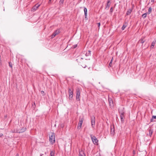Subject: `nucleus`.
Returning a JSON list of instances; mask_svg holds the SVG:
<instances>
[{
  "mask_svg": "<svg viewBox=\"0 0 156 156\" xmlns=\"http://www.w3.org/2000/svg\"><path fill=\"white\" fill-rule=\"evenodd\" d=\"M145 41L143 40V39L141 38L139 41V43H140L143 44Z\"/></svg>",
  "mask_w": 156,
  "mask_h": 156,
  "instance_id": "21",
  "label": "nucleus"
},
{
  "mask_svg": "<svg viewBox=\"0 0 156 156\" xmlns=\"http://www.w3.org/2000/svg\"><path fill=\"white\" fill-rule=\"evenodd\" d=\"M69 99L70 100H71L73 97V93L69 92Z\"/></svg>",
  "mask_w": 156,
  "mask_h": 156,
  "instance_id": "15",
  "label": "nucleus"
},
{
  "mask_svg": "<svg viewBox=\"0 0 156 156\" xmlns=\"http://www.w3.org/2000/svg\"><path fill=\"white\" fill-rule=\"evenodd\" d=\"M90 52L91 51L90 50H89L88 52H87L86 54V56H88L90 55Z\"/></svg>",
  "mask_w": 156,
  "mask_h": 156,
  "instance_id": "24",
  "label": "nucleus"
},
{
  "mask_svg": "<svg viewBox=\"0 0 156 156\" xmlns=\"http://www.w3.org/2000/svg\"><path fill=\"white\" fill-rule=\"evenodd\" d=\"M110 134L112 136H113L115 134V129L114 126L113 125L112 126H111L110 127Z\"/></svg>",
  "mask_w": 156,
  "mask_h": 156,
  "instance_id": "6",
  "label": "nucleus"
},
{
  "mask_svg": "<svg viewBox=\"0 0 156 156\" xmlns=\"http://www.w3.org/2000/svg\"><path fill=\"white\" fill-rule=\"evenodd\" d=\"M83 120V118H82L81 119H80L79 121V122L78 123L82 124Z\"/></svg>",
  "mask_w": 156,
  "mask_h": 156,
  "instance_id": "18",
  "label": "nucleus"
},
{
  "mask_svg": "<svg viewBox=\"0 0 156 156\" xmlns=\"http://www.w3.org/2000/svg\"><path fill=\"white\" fill-rule=\"evenodd\" d=\"M80 1H81L82 0H80Z\"/></svg>",
  "mask_w": 156,
  "mask_h": 156,
  "instance_id": "45",
  "label": "nucleus"
},
{
  "mask_svg": "<svg viewBox=\"0 0 156 156\" xmlns=\"http://www.w3.org/2000/svg\"><path fill=\"white\" fill-rule=\"evenodd\" d=\"M34 105L35 106V103H34Z\"/></svg>",
  "mask_w": 156,
  "mask_h": 156,
  "instance_id": "44",
  "label": "nucleus"
},
{
  "mask_svg": "<svg viewBox=\"0 0 156 156\" xmlns=\"http://www.w3.org/2000/svg\"><path fill=\"white\" fill-rule=\"evenodd\" d=\"M132 9H128V10H127V11L126 13V15H130V14L131 13V12H132Z\"/></svg>",
  "mask_w": 156,
  "mask_h": 156,
  "instance_id": "13",
  "label": "nucleus"
},
{
  "mask_svg": "<svg viewBox=\"0 0 156 156\" xmlns=\"http://www.w3.org/2000/svg\"><path fill=\"white\" fill-rule=\"evenodd\" d=\"M82 124H80L78 123L77 126V128L78 129H81V127Z\"/></svg>",
  "mask_w": 156,
  "mask_h": 156,
  "instance_id": "23",
  "label": "nucleus"
},
{
  "mask_svg": "<svg viewBox=\"0 0 156 156\" xmlns=\"http://www.w3.org/2000/svg\"><path fill=\"white\" fill-rule=\"evenodd\" d=\"M16 156H19V154H17Z\"/></svg>",
  "mask_w": 156,
  "mask_h": 156,
  "instance_id": "42",
  "label": "nucleus"
},
{
  "mask_svg": "<svg viewBox=\"0 0 156 156\" xmlns=\"http://www.w3.org/2000/svg\"><path fill=\"white\" fill-rule=\"evenodd\" d=\"M91 124L92 128H94L95 125V117L93 116L91 117Z\"/></svg>",
  "mask_w": 156,
  "mask_h": 156,
  "instance_id": "7",
  "label": "nucleus"
},
{
  "mask_svg": "<svg viewBox=\"0 0 156 156\" xmlns=\"http://www.w3.org/2000/svg\"><path fill=\"white\" fill-rule=\"evenodd\" d=\"M3 136V134L2 133H0V137H1Z\"/></svg>",
  "mask_w": 156,
  "mask_h": 156,
  "instance_id": "40",
  "label": "nucleus"
},
{
  "mask_svg": "<svg viewBox=\"0 0 156 156\" xmlns=\"http://www.w3.org/2000/svg\"><path fill=\"white\" fill-rule=\"evenodd\" d=\"M64 0H60L59 2V4L60 5H62L63 4Z\"/></svg>",
  "mask_w": 156,
  "mask_h": 156,
  "instance_id": "25",
  "label": "nucleus"
},
{
  "mask_svg": "<svg viewBox=\"0 0 156 156\" xmlns=\"http://www.w3.org/2000/svg\"><path fill=\"white\" fill-rule=\"evenodd\" d=\"M82 66L83 68H85V67H86V66H85V65H84V66Z\"/></svg>",
  "mask_w": 156,
  "mask_h": 156,
  "instance_id": "41",
  "label": "nucleus"
},
{
  "mask_svg": "<svg viewBox=\"0 0 156 156\" xmlns=\"http://www.w3.org/2000/svg\"><path fill=\"white\" fill-rule=\"evenodd\" d=\"M9 66L11 68H12V64L11 63V62H9Z\"/></svg>",
  "mask_w": 156,
  "mask_h": 156,
  "instance_id": "28",
  "label": "nucleus"
},
{
  "mask_svg": "<svg viewBox=\"0 0 156 156\" xmlns=\"http://www.w3.org/2000/svg\"><path fill=\"white\" fill-rule=\"evenodd\" d=\"M79 156H86L85 153L82 150H79Z\"/></svg>",
  "mask_w": 156,
  "mask_h": 156,
  "instance_id": "10",
  "label": "nucleus"
},
{
  "mask_svg": "<svg viewBox=\"0 0 156 156\" xmlns=\"http://www.w3.org/2000/svg\"><path fill=\"white\" fill-rule=\"evenodd\" d=\"M133 155L135 154H136V152H135V151H134H134H133Z\"/></svg>",
  "mask_w": 156,
  "mask_h": 156,
  "instance_id": "36",
  "label": "nucleus"
},
{
  "mask_svg": "<svg viewBox=\"0 0 156 156\" xmlns=\"http://www.w3.org/2000/svg\"><path fill=\"white\" fill-rule=\"evenodd\" d=\"M147 13H146L143 14L142 15V17H143L144 18H145L147 16Z\"/></svg>",
  "mask_w": 156,
  "mask_h": 156,
  "instance_id": "26",
  "label": "nucleus"
},
{
  "mask_svg": "<svg viewBox=\"0 0 156 156\" xmlns=\"http://www.w3.org/2000/svg\"><path fill=\"white\" fill-rule=\"evenodd\" d=\"M41 5V4H38V3L35 5L34 6L32 9V11L34 12L36 10L39 8V7Z\"/></svg>",
  "mask_w": 156,
  "mask_h": 156,
  "instance_id": "9",
  "label": "nucleus"
},
{
  "mask_svg": "<svg viewBox=\"0 0 156 156\" xmlns=\"http://www.w3.org/2000/svg\"><path fill=\"white\" fill-rule=\"evenodd\" d=\"M108 101L109 103V105L110 108H113L114 106V104L113 101L112 99L109 97L108 98Z\"/></svg>",
  "mask_w": 156,
  "mask_h": 156,
  "instance_id": "8",
  "label": "nucleus"
},
{
  "mask_svg": "<svg viewBox=\"0 0 156 156\" xmlns=\"http://www.w3.org/2000/svg\"><path fill=\"white\" fill-rule=\"evenodd\" d=\"M23 131H17V132H15V131H14H14H12V132H16V133H21L22 132H23Z\"/></svg>",
  "mask_w": 156,
  "mask_h": 156,
  "instance_id": "32",
  "label": "nucleus"
},
{
  "mask_svg": "<svg viewBox=\"0 0 156 156\" xmlns=\"http://www.w3.org/2000/svg\"><path fill=\"white\" fill-rule=\"evenodd\" d=\"M51 0H49L48 2V4H51Z\"/></svg>",
  "mask_w": 156,
  "mask_h": 156,
  "instance_id": "33",
  "label": "nucleus"
},
{
  "mask_svg": "<svg viewBox=\"0 0 156 156\" xmlns=\"http://www.w3.org/2000/svg\"><path fill=\"white\" fill-rule=\"evenodd\" d=\"M119 112L120 114V118L121 122H123L124 121L123 118L124 117L125 112L124 111V108L121 109L119 108L118 109Z\"/></svg>",
  "mask_w": 156,
  "mask_h": 156,
  "instance_id": "2",
  "label": "nucleus"
},
{
  "mask_svg": "<svg viewBox=\"0 0 156 156\" xmlns=\"http://www.w3.org/2000/svg\"><path fill=\"white\" fill-rule=\"evenodd\" d=\"M68 92H69H69L73 93V90H72L70 88H69Z\"/></svg>",
  "mask_w": 156,
  "mask_h": 156,
  "instance_id": "29",
  "label": "nucleus"
},
{
  "mask_svg": "<svg viewBox=\"0 0 156 156\" xmlns=\"http://www.w3.org/2000/svg\"><path fill=\"white\" fill-rule=\"evenodd\" d=\"M49 140L50 143L53 144L55 143V135L53 132H51L49 134Z\"/></svg>",
  "mask_w": 156,
  "mask_h": 156,
  "instance_id": "1",
  "label": "nucleus"
},
{
  "mask_svg": "<svg viewBox=\"0 0 156 156\" xmlns=\"http://www.w3.org/2000/svg\"><path fill=\"white\" fill-rule=\"evenodd\" d=\"M60 33V29H57L55 30L53 33L52 35L51 36V38H53L56 35H58Z\"/></svg>",
  "mask_w": 156,
  "mask_h": 156,
  "instance_id": "5",
  "label": "nucleus"
},
{
  "mask_svg": "<svg viewBox=\"0 0 156 156\" xmlns=\"http://www.w3.org/2000/svg\"><path fill=\"white\" fill-rule=\"evenodd\" d=\"M50 156H55V152L53 151H51L50 153Z\"/></svg>",
  "mask_w": 156,
  "mask_h": 156,
  "instance_id": "22",
  "label": "nucleus"
},
{
  "mask_svg": "<svg viewBox=\"0 0 156 156\" xmlns=\"http://www.w3.org/2000/svg\"><path fill=\"white\" fill-rule=\"evenodd\" d=\"M134 5L133 4H132V10L133 9V8H134Z\"/></svg>",
  "mask_w": 156,
  "mask_h": 156,
  "instance_id": "34",
  "label": "nucleus"
},
{
  "mask_svg": "<svg viewBox=\"0 0 156 156\" xmlns=\"http://www.w3.org/2000/svg\"><path fill=\"white\" fill-rule=\"evenodd\" d=\"M110 4H111V3H110V0H108L107 1V4L106 5L105 7V9H107V10L109 8L110 6Z\"/></svg>",
  "mask_w": 156,
  "mask_h": 156,
  "instance_id": "11",
  "label": "nucleus"
},
{
  "mask_svg": "<svg viewBox=\"0 0 156 156\" xmlns=\"http://www.w3.org/2000/svg\"><path fill=\"white\" fill-rule=\"evenodd\" d=\"M98 27H99L100 25V23H98Z\"/></svg>",
  "mask_w": 156,
  "mask_h": 156,
  "instance_id": "38",
  "label": "nucleus"
},
{
  "mask_svg": "<svg viewBox=\"0 0 156 156\" xmlns=\"http://www.w3.org/2000/svg\"><path fill=\"white\" fill-rule=\"evenodd\" d=\"M113 11V9L112 7L111 8L110 12L112 13Z\"/></svg>",
  "mask_w": 156,
  "mask_h": 156,
  "instance_id": "31",
  "label": "nucleus"
},
{
  "mask_svg": "<svg viewBox=\"0 0 156 156\" xmlns=\"http://www.w3.org/2000/svg\"><path fill=\"white\" fill-rule=\"evenodd\" d=\"M127 23H125L122 27V30H124L125 28L127 27Z\"/></svg>",
  "mask_w": 156,
  "mask_h": 156,
  "instance_id": "14",
  "label": "nucleus"
},
{
  "mask_svg": "<svg viewBox=\"0 0 156 156\" xmlns=\"http://www.w3.org/2000/svg\"><path fill=\"white\" fill-rule=\"evenodd\" d=\"M151 2L152 3H154V0H151Z\"/></svg>",
  "mask_w": 156,
  "mask_h": 156,
  "instance_id": "39",
  "label": "nucleus"
},
{
  "mask_svg": "<svg viewBox=\"0 0 156 156\" xmlns=\"http://www.w3.org/2000/svg\"><path fill=\"white\" fill-rule=\"evenodd\" d=\"M113 58L112 57V58L109 64V66H108V67L109 68L110 67H111L112 66V63L113 61Z\"/></svg>",
  "mask_w": 156,
  "mask_h": 156,
  "instance_id": "17",
  "label": "nucleus"
},
{
  "mask_svg": "<svg viewBox=\"0 0 156 156\" xmlns=\"http://www.w3.org/2000/svg\"><path fill=\"white\" fill-rule=\"evenodd\" d=\"M84 14L87 13V9L86 8H84Z\"/></svg>",
  "mask_w": 156,
  "mask_h": 156,
  "instance_id": "27",
  "label": "nucleus"
},
{
  "mask_svg": "<svg viewBox=\"0 0 156 156\" xmlns=\"http://www.w3.org/2000/svg\"><path fill=\"white\" fill-rule=\"evenodd\" d=\"M153 133V131L151 129H149V136L151 137L152 135V134Z\"/></svg>",
  "mask_w": 156,
  "mask_h": 156,
  "instance_id": "16",
  "label": "nucleus"
},
{
  "mask_svg": "<svg viewBox=\"0 0 156 156\" xmlns=\"http://www.w3.org/2000/svg\"><path fill=\"white\" fill-rule=\"evenodd\" d=\"M80 89L79 88H77L76 89V99L77 101H80Z\"/></svg>",
  "mask_w": 156,
  "mask_h": 156,
  "instance_id": "3",
  "label": "nucleus"
},
{
  "mask_svg": "<svg viewBox=\"0 0 156 156\" xmlns=\"http://www.w3.org/2000/svg\"><path fill=\"white\" fill-rule=\"evenodd\" d=\"M43 155V154H41L40 156H42V155Z\"/></svg>",
  "mask_w": 156,
  "mask_h": 156,
  "instance_id": "43",
  "label": "nucleus"
},
{
  "mask_svg": "<svg viewBox=\"0 0 156 156\" xmlns=\"http://www.w3.org/2000/svg\"><path fill=\"white\" fill-rule=\"evenodd\" d=\"M151 11H152V8L151 7H150L148 9V12H147V13L148 14H150L151 13Z\"/></svg>",
  "mask_w": 156,
  "mask_h": 156,
  "instance_id": "20",
  "label": "nucleus"
},
{
  "mask_svg": "<svg viewBox=\"0 0 156 156\" xmlns=\"http://www.w3.org/2000/svg\"><path fill=\"white\" fill-rule=\"evenodd\" d=\"M41 94H44V91H43V90H42V91H41Z\"/></svg>",
  "mask_w": 156,
  "mask_h": 156,
  "instance_id": "37",
  "label": "nucleus"
},
{
  "mask_svg": "<svg viewBox=\"0 0 156 156\" xmlns=\"http://www.w3.org/2000/svg\"><path fill=\"white\" fill-rule=\"evenodd\" d=\"M90 136L94 144H97L98 142V140L96 137L92 135H90Z\"/></svg>",
  "mask_w": 156,
  "mask_h": 156,
  "instance_id": "4",
  "label": "nucleus"
},
{
  "mask_svg": "<svg viewBox=\"0 0 156 156\" xmlns=\"http://www.w3.org/2000/svg\"><path fill=\"white\" fill-rule=\"evenodd\" d=\"M77 44H76L73 45V48H75L77 47Z\"/></svg>",
  "mask_w": 156,
  "mask_h": 156,
  "instance_id": "30",
  "label": "nucleus"
},
{
  "mask_svg": "<svg viewBox=\"0 0 156 156\" xmlns=\"http://www.w3.org/2000/svg\"><path fill=\"white\" fill-rule=\"evenodd\" d=\"M156 43V40H155L153 41L152 42L151 45L150 46V48L151 49H152L154 48Z\"/></svg>",
  "mask_w": 156,
  "mask_h": 156,
  "instance_id": "12",
  "label": "nucleus"
},
{
  "mask_svg": "<svg viewBox=\"0 0 156 156\" xmlns=\"http://www.w3.org/2000/svg\"><path fill=\"white\" fill-rule=\"evenodd\" d=\"M154 119H156V115H153L152 116V118L151 119V122H152L154 121L153 120Z\"/></svg>",
  "mask_w": 156,
  "mask_h": 156,
  "instance_id": "19",
  "label": "nucleus"
},
{
  "mask_svg": "<svg viewBox=\"0 0 156 156\" xmlns=\"http://www.w3.org/2000/svg\"><path fill=\"white\" fill-rule=\"evenodd\" d=\"M85 18H87V13H85Z\"/></svg>",
  "mask_w": 156,
  "mask_h": 156,
  "instance_id": "35",
  "label": "nucleus"
}]
</instances>
